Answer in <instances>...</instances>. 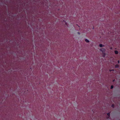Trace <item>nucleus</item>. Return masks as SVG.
<instances>
[{
    "mask_svg": "<svg viewBox=\"0 0 120 120\" xmlns=\"http://www.w3.org/2000/svg\"><path fill=\"white\" fill-rule=\"evenodd\" d=\"M110 113L109 112V113H107V114L108 116V117L107 118H109V117H110Z\"/></svg>",
    "mask_w": 120,
    "mask_h": 120,
    "instance_id": "2",
    "label": "nucleus"
},
{
    "mask_svg": "<svg viewBox=\"0 0 120 120\" xmlns=\"http://www.w3.org/2000/svg\"><path fill=\"white\" fill-rule=\"evenodd\" d=\"M113 70H110V71H113Z\"/></svg>",
    "mask_w": 120,
    "mask_h": 120,
    "instance_id": "9",
    "label": "nucleus"
},
{
    "mask_svg": "<svg viewBox=\"0 0 120 120\" xmlns=\"http://www.w3.org/2000/svg\"><path fill=\"white\" fill-rule=\"evenodd\" d=\"M115 67L116 68H118L119 67V65L118 64H116L115 66Z\"/></svg>",
    "mask_w": 120,
    "mask_h": 120,
    "instance_id": "6",
    "label": "nucleus"
},
{
    "mask_svg": "<svg viewBox=\"0 0 120 120\" xmlns=\"http://www.w3.org/2000/svg\"><path fill=\"white\" fill-rule=\"evenodd\" d=\"M103 57H105V55H104L103 56Z\"/></svg>",
    "mask_w": 120,
    "mask_h": 120,
    "instance_id": "11",
    "label": "nucleus"
},
{
    "mask_svg": "<svg viewBox=\"0 0 120 120\" xmlns=\"http://www.w3.org/2000/svg\"><path fill=\"white\" fill-rule=\"evenodd\" d=\"M114 81V80L113 81Z\"/></svg>",
    "mask_w": 120,
    "mask_h": 120,
    "instance_id": "13",
    "label": "nucleus"
},
{
    "mask_svg": "<svg viewBox=\"0 0 120 120\" xmlns=\"http://www.w3.org/2000/svg\"><path fill=\"white\" fill-rule=\"evenodd\" d=\"M115 105L114 104H112V107L114 108V107Z\"/></svg>",
    "mask_w": 120,
    "mask_h": 120,
    "instance_id": "7",
    "label": "nucleus"
},
{
    "mask_svg": "<svg viewBox=\"0 0 120 120\" xmlns=\"http://www.w3.org/2000/svg\"><path fill=\"white\" fill-rule=\"evenodd\" d=\"M115 53L116 54H118V52L117 51H116V50L115 51Z\"/></svg>",
    "mask_w": 120,
    "mask_h": 120,
    "instance_id": "4",
    "label": "nucleus"
},
{
    "mask_svg": "<svg viewBox=\"0 0 120 120\" xmlns=\"http://www.w3.org/2000/svg\"><path fill=\"white\" fill-rule=\"evenodd\" d=\"M85 41H86V42H88V43L89 42V40L87 39H85Z\"/></svg>",
    "mask_w": 120,
    "mask_h": 120,
    "instance_id": "5",
    "label": "nucleus"
},
{
    "mask_svg": "<svg viewBox=\"0 0 120 120\" xmlns=\"http://www.w3.org/2000/svg\"><path fill=\"white\" fill-rule=\"evenodd\" d=\"M113 88V85L111 86V89H112Z\"/></svg>",
    "mask_w": 120,
    "mask_h": 120,
    "instance_id": "8",
    "label": "nucleus"
},
{
    "mask_svg": "<svg viewBox=\"0 0 120 120\" xmlns=\"http://www.w3.org/2000/svg\"><path fill=\"white\" fill-rule=\"evenodd\" d=\"M118 63H120V61L119 60H118Z\"/></svg>",
    "mask_w": 120,
    "mask_h": 120,
    "instance_id": "10",
    "label": "nucleus"
},
{
    "mask_svg": "<svg viewBox=\"0 0 120 120\" xmlns=\"http://www.w3.org/2000/svg\"><path fill=\"white\" fill-rule=\"evenodd\" d=\"M100 50L101 51H102L103 52H105V49L103 48H101L100 49Z\"/></svg>",
    "mask_w": 120,
    "mask_h": 120,
    "instance_id": "1",
    "label": "nucleus"
},
{
    "mask_svg": "<svg viewBox=\"0 0 120 120\" xmlns=\"http://www.w3.org/2000/svg\"><path fill=\"white\" fill-rule=\"evenodd\" d=\"M78 33L79 34H80V33L79 32H78Z\"/></svg>",
    "mask_w": 120,
    "mask_h": 120,
    "instance_id": "12",
    "label": "nucleus"
},
{
    "mask_svg": "<svg viewBox=\"0 0 120 120\" xmlns=\"http://www.w3.org/2000/svg\"><path fill=\"white\" fill-rule=\"evenodd\" d=\"M99 46L101 47H102L104 46V45H103L102 44H100L99 45Z\"/></svg>",
    "mask_w": 120,
    "mask_h": 120,
    "instance_id": "3",
    "label": "nucleus"
}]
</instances>
